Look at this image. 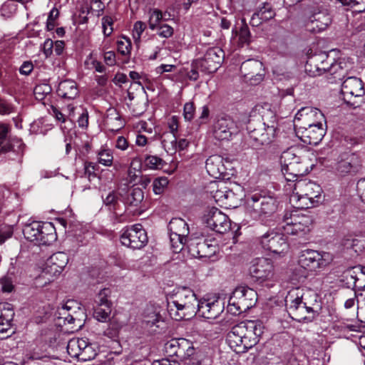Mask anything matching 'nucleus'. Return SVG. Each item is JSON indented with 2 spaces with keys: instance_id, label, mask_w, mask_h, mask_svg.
Masks as SVG:
<instances>
[{
  "instance_id": "obj_55",
  "label": "nucleus",
  "mask_w": 365,
  "mask_h": 365,
  "mask_svg": "<svg viewBox=\"0 0 365 365\" xmlns=\"http://www.w3.org/2000/svg\"><path fill=\"white\" fill-rule=\"evenodd\" d=\"M51 87L48 84H40L35 86L34 94L38 101H43L51 92Z\"/></svg>"
},
{
  "instance_id": "obj_42",
  "label": "nucleus",
  "mask_w": 365,
  "mask_h": 365,
  "mask_svg": "<svg viewBox=\"0 0 365 365\" xmlns=\"http://www.w3.org/2000/svg\"><path fill=\"white\" fill-rule=\"evenodd\" d=\"M165 15V14H163L162 11L158 9L150 10L149 11L148 20L149 28L153 31L156 29L162 20L167 21L169 19V17L166 18Z\"/></svg>"
},
{
  "instance_id": "obj_49",
  "label": "nucleus",
  "mask_w": 365,
  "mask_h": 365,
  "mask_svg": "<svg viewBox=\"0 0 365 365\" xmlns=\"http://www.w3.org/2000/svg\"><path fill=\"white\" fill-rule=\"evenodd\" d=\"M75 302L73 301H68L66 302V304L61 307V309L59 310V319H63L64 324H73L74 323L76 320V317L73 316L71 313H68L67 312L70 311L72 307V304Z\"/></svg>"
},
{
  "instance_id": "obj_36",
  "label": "nucleus",
  "mask_w": 365,
  "mask_h": 365,
  "mask_svg": "<svg viewBox=\"0 0 365 365\" xmlns=\"http://www.w3.org/2000/svg\"><path fill=\"white\" fill-rule=\"evenodd\" d=\"M357 157L354 154L344 155L335 166V170L340 175H346L356 170Z\"/></svg>"
},
{
  "instance_id": "obj_34",
  "label": "nucleus",
  "mask_w": 365,
  "mask_h": 365,
  "mask_svg": "<svg viewBox=\"0 0 365 365\" xmlns=\"http://www.w3.org/2000/svg\"><path fill=\"white\" fill-rule=\"evenodd\" d=\"M214 185L217 186V190L215 191L213 190L211 192L212 193V197L215 200L217 203L225 206L235 207L232 202L235 198L234 192L232 190L227 189L223 182H215Z\"/></svg>"
},
{
  "instance_id": "obj_28",
  "label": "nucleus",
  "mask_w": 365,
  "mask_h": 365,
  "mask_svg": "<svg viewBox=\"0 0 365 365\" xmlns=\"http://www.w3.org/2000/svg\"><path fill=\"white\" fill-rule=\"evenodd\" d=\"M14 311L12 304L9 303L0 304V339H6L10 334Z\"/></svg>"
},
{
  "instance_id": "obj_38",
  "label": "nucleus",
  "mask_w": 365,
  "mask_h": 365,
  "mask_svg": "<svg viewBox=\"0 0 365 365\" xmlns=\"http://www.w3.org/2000/svg\"><path fill=\"white\" fill-rule=\"evenodd\" d=\"M124 190L121 187L115 190L110 191L106 197L102 196L103 204L110 211H115L120 207V202H122Z\"/></svg>"
},
{
  "instance_id": "obj_32",
  "label": "nucleus",
  "mask_w": 365,
  "mask_h": 365,
  "mask_svg": "<svg viewBox=\"0 0 365 365\" xmlns=\"http://www.w3.org/2000/svg\"><path fill=\"white\" fill-rule=\"evenodd\" d=\"M124 190L123 198H120L122 202L127 206L138 207L144 199V192L138 187H128L127 185L121 187Z\"/></svg>"
},
{
  "instance_id": "obj_11",
  "label": "nucleus",
  "mask_w": 365,
  "mask_h": 365,
  "mask_svg": "<svg viewBox=\"0 0 365 365\" xmlns=\"http://www.w3.org/2000/svg\"><path fill=\"white\" fill-rule=\"evenodd\" d=\"M312 217L297 211L287 212L284 215L281 229L287 235L303 236L309 232Z\"/></svg>"
},
{
  "instance_id": "obj_5",
  "label": "nucleus",
  "mask_w": 365,
  "mask_h": 365,
  "mask_svg": "<svg viewBox=\"0 0 365 365\" xmlns=\"http://www.w3.org/2000/svg\"><path fill=\"white\" fill-rule=\"evenodd\" d=\"M294 185L293 192L289 201L292 206L299 210L314 207L319 202L322 189L319 185L307 180H297Z\"/></svg>"
},
{
  "instance_id": "obj_64",
  "label": "nucleus",
  "mask_w": 365,
  "mask_h": 365,
  "mask_svg": "<svg viewBox=\"0 0 365 365\" xmlns=\"http://www.w3.org/2000/svg\"><path fill=\"white\" fill-rule=\"evenodd\" d=\"M95 170L96 165L94 163L91 162H86L84 163V175L88 179L89 181H91L92 178L96 177Z\"/></svg>"
},
{
  "instance_id": "obj_30",
  "label": "nucleus",
  "mask_w": 365,
  "mask_h": 365,
  "mask_svg": "<svg viewBox=\"0 0 365 365\" xmlns=\"http://www.w3.org/2000/svg\"><path fill=\"white\" fill-rule=\"evenodd\" d=\"M25 147L26 145L22 140L15 138L0 148V155L6 154L8 159L16 160L21 164L23 160Z\"/></svg>"
},
{
  "instance_id": "obj_1",
  "label": "nucleus",
  "mask_w": 365,
  "mask_h": 365,
  "mask_svg": "<svg viewBox=\"0 0 365 365\" xmlns=\"http://www.w3.org/2000/svg\"><path fill=\"white\" fill-rule=\"evenodd\" d=\"M318 294L312 289L294 288L285 297V304L289 316L299 322L309 323L319 314L321 306Z\"/></svg>"
},
{
  "instance_id": "obj_45",
  "label": "nucleus",
  "mask_w": 365,
  "mask_h": 365,
  "mask_svg": "<svg viewBox=\"0 0 365 365\" xmlns=\"http://www.w3.org/2000/svg\"><path fill=\"white\" fill-rule=\"evenodd\" d=\"M111 307L93 305V317L101 322H106L110 319Z\"/></svg>"
},
{
  "instance_id": "obj_16",
  "label": "nucleus",
  "mask_w": 365,
  "mask_h": 365,
  "mask_svg": "<svg viewBox=\"0 0 365 365\" xmlns=\"http://www.w3.org/2000/svg\"><path fill=\"white\" fill-rule=\"evenodd\" d=\"M202 221L215 232L224 234L231 228V222L227 215L217 207H211L205 211Z\"/></svg>"
},
{
  "instance_id": "obj_56",
  "label": "nucleus",
  "mask_w": 365,
  "mask_h": 365,
  "mask_svg": "<svg viewBox=\"0 0 365 365\" xmlns=\"http://www.w3.org/2000/svg\"><path fill=\"white\" fill-rule=\"evenodd\" d=\"M238 44L240 46H243L244 45H247L250 43L251 41V34L247 25L241 27L238 33Z\"/></svg>"
},
{
  "instance_id": "obj_26",
  "label": "nucleus",
  "mask_w": 365,
  "mask_h": 365,
  "mask_svg": "<svg viewBox=\"0 0 365 365\" xmlns=\"http://www.w3.org/2000/svg\"><path fill=\"white\" fill-rule=\"evenodd\" d=\"M224 310V304L220 300L202 299L199 301L197 313L203 318L215 319L217 318Z\"/></svg>"
},
{
  "instance_id": "obj_4",
  "label": "nucleus",
  "mask_w": 365,
  "mask_h": 365,
  "mask_svg": "<svg viewBox=\"0 0 365 365\" xmlns=\"http://www.w3.org/2000/svg\"><path fill=\"white\" fill-rule=\"evenodd\" d=\"M199 301L192 290L182 287L168 300V312L177 321L190 319L197 313Z\"/></svg>"
},
{
  "instance_id": "obj_13",
  "label": "nucleus",
  "mask_w": 365,
  "mask_h": 365,
  "mask_svg": "<svg viewBox=\"0 0 365 365\" xmlns=\"http://www.w3.org/2000/svg\"><path fill=\"white\" fill-rule=\"evenodd\" d=\"M341 92L346 104L357 108L363 102L365 89L360 78L350 76L343 81Z\"/></svg>"
},
{
  "instance_id": "obj_50",
  "label": "nucleus",
  "mask_w": 365,
  "mask_h": 365,
  "mask_svg": "<svg viewBox=\"0 0 365 365\" xmlns=\"http://www.w3.org/2000/svg\"><path fill=\"white\" fill-rule=\"evenodd\" d=\"M111 292L108 288H103L98 293L94 299V305L96 306H112V302L108 299Z\"/></svg>"
},
{
  "instance_id": "obj_60",
  "label": "nucleus",
  "mask_w": 365,
  "mask_h": 365,
  "mask_svg": "<svg viewBox=\"0 0 365 365\" xmlns=\"http://www.w3.org/2000/svg\"><path fill=\"white\" fill-rule=\"evenodd\" d=\"M59 11L56 8H53L48 16L47 21H46V30L52 31L54 29L56 26V20L58 17Z\"/></svg>"
},
{
  "instance_id": "obj_24",
  "label": "nucleus",
  "mask_w": 365,
  "mask_h": 365,
  "mask_svg": "<svg viewBox=\"0 0 365 365\" xmlns=\"http://www.w3.org/2000/svg\"><path fill=\"white\" fill-rule=\"evenodd\" d=\"M254 294H255V293L252 289L245 287L237 288L233 292L232 296L230 297L227 305V312L233 315L240 314L249 307V305H243V303L246 299V296H251Z\"/></svg>"
},
{
  "instance_id": "obj_21",
  "label": "nucleus",
  "mask_w": 365,
  "mask_h": 365,
  "mask_svg": "<svg viewBox=\"0 0 365 365\" xmlns=\"http://www.w3.org/2000/svg\"><path fill=\"white\" fill-rule=\"evenodd\" d=\"M284 235V232H267L262 236L260 243L264 250L275 254H281L288 249Z\"/></svg>"
},
{
  "instance_id": "obj_51",
  "label": "nucleus",
  "mask_w": 365,
  "mask_h": 365,
  "mask_svg": "<svg viewBox=\"0 0 365 365\" xmlns=\"http://www.w3.org/2000/svg\"><path fill=\"white\" fill-rule=\"evenodd\" d=\"M319 60H321L322 66H319V64L315 65V71H313V73L314 75H322V73H327L329 71V65L331 63L329 61L328 56L325 53H322L318 55Z\"/></svg>"
},
{
  "instance_id": "obj_7",
  "label": "nucleus",
  "mask_w": 365,
  "mask_h": 365,
  "mask_svg": "<svg viewBox=\"0 0 365 365\" xmlns=\"http://www.w3.org/2000/svg\"><path fill=\"white\" fill-rule=\"evenodd\" d=\"M68 262V257L63 252L53 254L47 259L41 273L36 279L38 286L44 287L55 279L63 272Z\"/></svg>"
},
{
  "instance_id": "obj_15",
  "label": "nucleus",
  "mask_w": 365,
  "mask_h": 365,
  "mask_svg": "<svg viewBox=\"0 0 365 365\" xmlns=\"http://www.w3.org/2000/svg\"><path fill=\"white\" fill-rule=\"evenodd\" d=\"M123 245L133 250H140L148 243L146 231L140 224L126 227L120 235Z\"/></svg>"
},
{
  "instance_id": "obj_17",
  "label": "nucleus",
  "mask_w": 365,
  "mask_h": 365,
  "mask_svg": "<svg viewBox=\"0 0 365 365\" xmlns=\"http://www.w3.org/2000/svg\"><path fill=\"white\" fill-rule=\"evenodd\" d=\"M314 4L307 5L310 15L305 26L308 31L318 33L326 29L331 23V19L326 11H321L318 2L316 1Z\"/></svg>"
},
{
  "instance_id": "obj_47",
  "label": "nucleus",
  "mask_w": 365,
  "mask_h": 365,
  "mask_svg": "<svg viewBox=\"0 0 365 365\" xmlns=\"http://www.w3.org/2000/svg\"><path fill=\"white\" fill-rule=\"evenodd\" d=\"M14 1L7 0L0 7V15L4 19L12 18L17 11V4Z\"/></svg>"
},
{
  "instance_id": "obj_41",
  "label": "nucleus",
  "mask_w": 365,
  "mask_h": 365,
  "mask_svg": "<svg viewBox=\"0 0 365 365\" xmlns=\"http://www.w3.org/2000/svg\"><path fill=\"white\" fill-rule=\"evenodd\" d=\"M355 269H357L358 271H360L361 274H365V267L359 265L346 270L344 272V278L345 280H346L348 287H352L353 289L357 287L360 289L361 287L356 284L358 279L356 277Z\"/></svg>"
},
{
  "instance_id": "obj_40",
  "label": "nucleus",
  "mask_w": 365,
  "mask_h": 365,
  "mask_svg": "<svg viewBox=\"0 0 365 365\" xmlns=\"http://www.w3.org/2000/svg\"><path fill=\"white\" fill-rule=\"evenodd\" d=\"M344 249L353 250L359 255L365 250V240L357 238H344L341 242Z\"/></svg>"
},
{
  "instance_id": "obj_44",
  "label": "nucleus",
  "mask_w": 365,
  "mask_h": 365,
  "mask_svg": "<svg viewBox=\"0 0 365 365\" xmlns=\"http://www.w3.org/2000/svg\"><path fill=\"white\" fill-rule=\"evenodd\" d=\"M313 114L315 115H313L312 117L309 116L307 119H305V122L299 123V128H304L306 127L315 125H323L322 122L325 121V118L322 111L320 110H317V111H314Z\"/></svg>"
},
{
  "instance_id": "obj_43",
  "label": "nucleus",
  "mask_w": 365,
  "mask_h": 365,
  "mask_svg": "<svg viewBox=\"0 0 365 365\" xmlns=\"http://www.w3.org/2000/svg\"><path fill=\"white\" fill-rule=\"evenodd\" d=\"M317 110L319 109L317 108L309 106L301 108L294 116V126L299 128V123L305 122V119H307L309 116H313L314 111H317Z\"/></svg>"
},
{
  "instance_id": "obj_58",
  "label": "nucleus",
  "mask_w": 365,
  "mask_h": 365,
  "mask_svg": "<svg viewBox=\"0 0 365 365\" xmlns=\"http://www.w3.org/2000/svg\"><path fill=\"white\" fill-rule=\"evenodd\" d=\"M168 185V180L167 178L162 177L156 178L153 183V192L156 195H160L164 191V189L167 187Z\"/></svg>"
},
{
  "instance_id": "obj_8",
  "label": "nucleus",
  "mask_w": 365,
  "mask_h": 365,
  "mask_svg": "<svg viewBox=\"0 0 365 365\" xmlns=\"http://www.w3.org/2000/svg\"><path fill=\"white\" fill-rule=\"evenodd\" d=\"M24 237L36 245H50L56 240L54 227L51 223L33 221L23 228Z\"/></svg>"
},
{
  "instance_id": "obj_52",
  "label": "nucleus",
  "mask_w": 365,
  "mask_h": 365,
  "mask_svg": "<svg viewBox=\"0 0 365 365\" xmlns=\"http://www.w3.org/2000/svg\"><path fill=\"white\" fill-rule=\"evenodd\" d=\"M86 346L81 354L79 361H90L93 359L97 355V350L92 344L89 343L88 340L86 339Z\"/></svg>"
},
{
  "instance_id": "obj_22",
  "label": "nucleus",
  "mask_w": 365,
  "mask_h": 365,
  "mask_svg": "<svg viewBox=\"0 0 365 365\" xmlns=\"http://www.w3.org/2000/svg\"><path fill=\"white\" fill-rule=\"evenodd\" d=\"M189 246L192 255L199 258H210L218 250L217 242L214 238L207 239L202 237L192 241Z\"/></svg>"
},
{
  "instance_id": "obj_2",
  "label": "nucleus",
  "mask_w": 365,
  "mask_h": 365,
  "mask_svg": "<svg viewBox=\"0 0 365 365\" xmlns=\"http://www.w3.org/2000/svg\"><path fill=\"white\" fill-rule=\"evenodd\" d=\"M263 332L264 326L261 322H242L232 327L226 341L236 353H245L259 342Z\"/></svg>"
},
{
  "instance_id": "obj_12",
  "label": "nucleus",
  "mask_w": 365,
  "mask_h": 365,
  "mask_svg": "<svg viewBox=\"0 0 365 365\" xmlns=\"http://www.w3.org/2000/svg\"><path fill=\"white\" fill-rule=\"evenodd\" d=\"M164 351L168 356L175 357V360L181 363L192 359L197 353L193 343L184 338H174L168 341L164 345Z\"/></svg>"
},
{
  "instance_id": "obj_23",
  "label": "nucleus",
  "mask_w": 365,
  "mask_h": 365,
  "mask_svg": "<svg viewBox=\"0 0 365 365\" xmlns=\"http://www.w3.org/2000/svg\"><path fill=\"white\" fill-rule=\"evenodd\" d=\"M240 73L251 84H257L263 79V64L257 60L248 59L241 64Z\"/></svg>"
},
{
  "instance_id": "obj_20",
  "label": "nucleus",
  "mask_w": 365,
  "mask_h": 365,
  "mask_svg": "<svg viewBox=\"0 0 365 365\" xmlns=\"http://www.w3.org/2000/svg\"><path fill=\"white\" fill-rule=\"evenodd\" d=\"M160 312L159 306L147 305L142 315V327L153 334L158 332V329L164 324Z\"/></svg>"
},
{
  "instance_id": "obj_61",
  "label": "nucleus",
  "mask_w": 365,
  "mask_h": 365,
  "mask_svg": "<svg viewBox=\"0 0 365 365\" xmlns=\"http://www.w3.org/2000/svg\"><path fill=\"white\" fill-rule=\"evenodd\" d=\"M195 107L193 102L185 103L183 107V116L185 120L191 121L195 116Z\"/></svg>"
},
{
  "instance_id": "obj_59",
  "label": "nucleus",
  "mask_w": 365,
  "mask_h": 365,
  "mask_svg": "<svg viewBox=\"0 0 365 365\" xmlns=\"http://www.w3.org/2000/svg\"><path fill=\"white\" fill-rule=\"evenodd\" d=\"M145 29L146 25L143 21H138L134 24L133 29V36L136 43L140 42V36Z\"/></svg>"
},
{
  "instance_id": "obj_33",
  "label": "nucleus",
  "mask_w": 365,
  "mask_h": 365,
  "mask_svg": "<svg viewBox=\"0 0 365 365\" xmlns=\"http://www.w3.org/2000/svg\"><path fill=\"white\" fill-rule=\"evenodd\" d=\"M205 168L208 174L215 178H219L226 173L223 158L218 155L210 156L206 160Z\"/></svg>"
},
{
  "instance_id": "obj_37",
  "label": "nucleus",
  "mask_w": 365,
  "mask_h": 365,
  "mask_svg": "<svg viewBox=\"0 0 365 365\" xmlns=\"http://www.w3.org/2000/svg\"><path fill=\"white\" fill-rule=\"evenodd\" d=\"M124 124V121L115 108H110L107 110L106 125L108 130L113 132L118 131Z\"/></svg>"
},
{
  "instance_id": "obj_25",
  "label": "nucleus",
  "mask_w": 365,
  "mask_h": 365,
  "mask_svg": "<svg viewBox=\"0 0 365 365\" xmlns=\"http://www.w3.org/2000/svg\"><path fill=\"white\" fill-rule=\"evenodd\" d=\"M324 254L314 250H306L302 252L299 264L302 267L309 271H315L317 269L326 265L327 262L324 258Z\"/></svg>"
},
{
  "instance_id": "obj_63",
  "label": "nucleus",
  "mask_w": 365,
  "mask_h": 365,
  "mask_svg": "<svg viewBox=\"0 0 365 365\" xmlns=\"http://www.w3.org/2000/svg\"><path fill=\"white\" fill-rule=\"evenodd\" d=\"M158 35L163 38H170L173 34V28L168 24H162L158 26Z\"/></svg>"
},
{
  "instance_id": "obj_19",
  "label": "nucleus",
  "mask_w": 365,
  "mask_h": 365,
  "mask_svg": "<svg viewBox=\"0 0 365 365\" xmlns=\"http://www.w3.org/2000/svg\"><path fill=\"white\" fill-rule=\"evenodd\" d=\"M238 133L237 123L228 115L219 117L213 125V135L218 140H230Z\"/></svg>"
},
{
  "instance_id": "obj_31",
  "label": "nucleus",
  "mask_w": 365,
  "mask_h": 365,
  "mask_svg": "<svg viewBox=\"0 0 365 365\" xmlns=\"http://www.w3.org/2000/svg\"><path fill=\"white\" fill-rule=\"evenodd\" d=\"M299 132H301V138L305 143L314 145H318L326 133L323 125L299 128Z\"/></svg>"
},
{
  "instance_id": "obj_57",
  "label": "nucleus",
  "mask_w": 365,
  "mask_h": 365,
  "mask_svg": "<svg viewBox=\"0 0 365 365\" xmlns=\"http://www.w3.org/2000/svg\"><path fill=\"white\" fill-rule=\"evenodd\" d=\"M113 156L110 150H102L98 153V163L105 166H110Z\"/></svg>"
},
{
  "instance_id": "obj_18",
  "label": "nucleus",
  "mask_w": 365,
  "mask_h": 365,
  "mask_svg": "<svg viewBox=\"0 0 365 365\" xmlns=\"http://www.w3.org/2000/svg\"><path fill=\"white\" fill-rule=\"evenodd\" d=\"M225 58L223 50L219 47L209 48L204 56L197 59V67L202 68V72L212 73L220 68Z\"/></svg>"
},
{
  "instance_id": "obj_27",
  "label": "nucleus",
  "mask_w": 365,
  "mask_h": 365,
  "mask_svg": "<svg viewBox=\"0 0 365 365\" xmlns=\"http://www.w3.org/2000/svg\"><path fill=\"white\" fill-rule=\"evenodd\" d=\"M276 15L275 10L270 2L264 1L259 4L252 14L250 24L252 26H259L264 22L272 19Z\"/></svg>"
},
{
  "instance_id": "obj_39",
  "label": "nucleus",
  "mask_w": 365,
  "mask_h": 365,
  "mask_svg": "<svg viewBox=\"0 0 365 365\" xmlns=\"http://www.w3.org/2000/svg\"><path fill=\"white\" fill-rule=\"evenodd\" d=\"M86 339L83 338L72 339L68 341L67 344V352L72 358H76L79 360L81 354L85 348Z\"/></svg>"
},
{
  "instance_id": "obj_9",
  "label": "nucleus",
  "mask_w": 365,
  "mask_h": 365,
  "mask_svg": "<svg viewBox=\"0 0 365 365\" xmlns=\"http://www.w3.org/2000/svg\"><path fill=\"white\" fill-rule=\"evenodd\" d=\"M251 277L257 283L272 287L277 280L273 262L267 258H256L249 267Z\"/></svg>"
},
{
  "instance_id": "obj_10",
  "label": "nucleus",
  "mask_w": 365,
  "mask_h": 365,
  "mask_svg": "<svg viewBox=\"0 0 365 365\" xmlns=\"http://www.w3.org/2000/svg\"><path fill=\"white\" fill-rule=\"evenodd\" d=\"M277 208V201L272 196L255 193L247 199V212L255 220L267 217Z\"/></svg>"
},
{
  "instance_id": "obj_6",
  "label": "nucleus",
  "mask_w": 365,
  "mask_h": 365,
  "mask_svg": "<svg viewBox=\"0 0 365 365\" xmlns=\"http://www.w3.org/2000/svg\"><path fill=\"white\" fill-rule=\"evenodd\" d=\"M249 143L255 148L268 145L275 137V125H269L261 120H250L247 125Z\"/></svg>"
},
{
  "instance_id": "obj_54",
  "label": "nucleus",
  "mask_w": 365,
  "mask_h": 365,
  "mask_svg": "<svg viewBox=\"0 0 365 365\" xmlns=\"http://www.w3.org/2000/svg\"><path fill=\"white\" fill-rule=\"evenodd\" d=\"M131 46V41L128 37L121 36L117 41L118 51L123 56H127L130 53Z\"/></svg>"
},
{
  "instance_id": "obj_46",
  "label": "nucleus",
  "mask_w": 365,
  "mask_h": 365,
  "mask_svg": "<svg viewBox=\"0 0 365 365\" xmlns=\"http://www.w3.org/2000/svg\"><path fill=\"white\" fill-rule=\"evenodd\" d=\"M165 164V161L156 155H146L143 159V165L151 170L162 169Z\"/></svg>"
},
{
  "instance_id": "obj_48",
  "label": "nucleus",
  "mask_w": 365,
  "mask_h": 365,
  "mask_svg": "<svg viewBox=\"0 0 365 365\" xmlns=\"http://www.w3.org/2000/svg\"><path fill=\"white\" fill-rule=\"evenodd\" d=\"M162 145L167 151H177V138L175 133H165L163 135Z\"/></svg>"
},
{
  "instance_id": "obj_29",
  "label": "nucleus",
  "mask_w": 365,
  "mask_h": 365,
  "mask_svg": "<svg viewBox=\"0 0 365 365\" xmlns=\"http://www.w3.org/2000/svg\"><path fill=\"white\" fill-rule=\"evenodd\" d=\"M354 63L346 58H339L336 61L331 62L329 65L328 75L332 78V82L342 81L353 68Z\"/></svg>"
},
{
  "instance_id": "obj_62",
  "label": "nucleus",
  "mask_w": 365,
  "mask_h": 365,
  "mask_svg": "<svg viewBox=\"0 0 365 365\" xmlns=\"http://www.w3.org/2000/svg\"><path fill=\"white\" fill-rule=\"evenodd\" d=\"M101 21L103 34L106 36H109L113 31V20L112 17L106 16L102 18Z\"/></svg>"
},
{
  "instance_id": "obj_53",
  "label": "nucleus",
  "mask_w": 365,
  "mask_h": 365,
  "mask_svg": "<svg viewBox=\"0 0 365 365\" xmlns=\"http://www.w3.org/2000/svg\"><path fill=\"white\" fill-rule=\"evenodd\" d=\"M263 110L261 111L262 121H267L269 125H275L277 127V118L274 110L271 109L270 105L266 103L264 107L262 108Z\"/></svg>"
},
{
  "instance_id": "obj_3",
  "label": "nucleus",
  "mask_w": 365,
  "mask_h": 365,
  "mask_svg": "<svg viewBox=\"0 0 365 365\" xmlns=\"http://www.w3.org/2000/svg\"><path fill=\"white\" fill-rule=\"evenodd\" d=\"M280 165L285 179L293 182L308 174L314 167L307 153L297 147L289 148L281 154Z\"/></svg>"
},
{
  "instance_id": "obj_35",
  "label": "nucleus",
  "mask_w": 365,
  "mask_h": 365,
  "mask_svg": "<svg viewBox=\"0 0 365 365\" xmlns=\"http://www.w3.org/2000/svg\"><path fill=\"white\" fill-rule=\"evenodd\" d=\"M57 94L66 101L74 100L79 94L77 83L70 79L61 81L58 86Z\"/></svg>"
},
{
  "instance_id": "obj_14",
  "label": "nucleus",
  "mask_w": 365,
  "mask_h": 365,
  "mask_svg": "<svg viewBox=\"0 0 365 365\" xmlns=\"http://www.w3.org/2000/svg\"><path fill=\"white\" fill-rule=\"evenodd\" d=\"M173 251L180 252L187 242L190 232L187 223L182 218H173L168 226Z\"/></svg>"
}]
</instances>
